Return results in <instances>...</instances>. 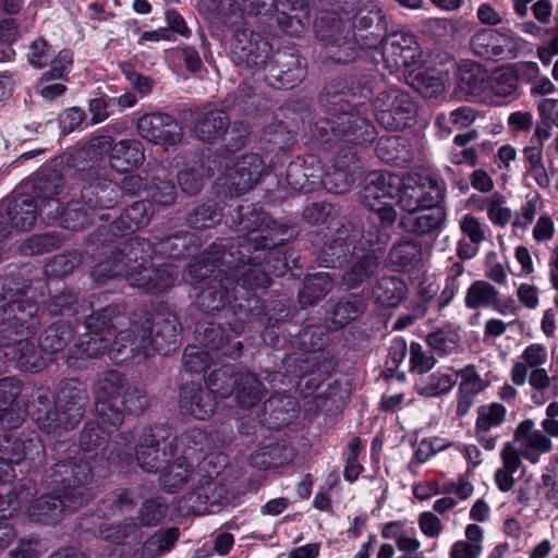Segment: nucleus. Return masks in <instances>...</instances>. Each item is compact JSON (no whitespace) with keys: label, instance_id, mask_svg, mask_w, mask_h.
Wrapping results in <instances>:
<instances>
[{"label":"nucleus","instance_id":"obj_1","mask_svg":"<svg viewBox=\"0 0 558 558\" xmlns=\"http://www.w3.org/2000/svg\"><path fill=\"white\" fill-rule=\"evenodd\" d=\"M266 264L260 267L255 264L236 265L232 274L220 269L226 260V253L220 250V245H213L210 250L205 251L195 262L191 263L183 275V279L191 286L198 287L206 279L214 277L219 279L221 290L218 292L216 286H210L203 290L197 296L198 303L208 312L219 311L226 305L248 296L250 292L257 288H268L270 286L269 274L282 276L287 271V264L280 257L277 248L264 254Z\"/></svg>","mask_w":558,"mask_h":558},{"label":"nucleus","instance_id":"obj_2","mask_svg":"<svg viewBox=\"0 0 558 558\" xmlns=\"http://www.w3.org/2000/svg\"><path fill=\"white\" fill-rule=\"evenodd\" d=\"M46 283L36 281V287L24 286L13 291H4L0 281V347H4V357L15 363L23 372H37L45 366L41 349L29 340L38 327V302L36 290H43Z\"/></svg>","mask_w":558,"mask_h":558},{"label":"nucleus","instance_id":"obj_3","mask_svg":"<svg viewBox=\"0 0 558 558\" xmlns=\"http://www.w3.org/2000/svg\"><path fill=\"white\" fill-rule=\"evenodd\" d=\"M366 98L368 93L357 95L342 81L326 86L320 96L326 116L311 129L312 137L322 146L338 141L359 145L371 143L375 137V129L362 117V106Z\"/></svg>","mask_w":558,"mask_h":558},{"label":"nucleus","instance_id":"obj_4","mask_svg":"<svg viewBox=\"0 0 558 558\" xmlns=\"http://www.w3.org/2000/svg\"><path fill=\"white\" fill-rule=\"evenodd\" d=\"M94 474L86 463L58 461L47 473V484L54 495H43L27 508L28 517L36 522L53 524L68 510L86 504L93 496Z\"/></svg>","mask_w":558,"mask_h":558},{"label":"nucleus","instance_id":"obj_5","mask_svg":"<svg viewBox=\"0 0 558 558\" xmlns=\"http://www.w3.org/2000/svg\"><path fill=\"white\" fill-rule=\"evenodd\" d=\"M87 401V391L76 379L60 381L53 393L40 387L33 397L32 418L43 433L60 437L81 422Z\"/></svg>","mask_w":558,"mask_h":558},{"label":"nucleus","instance_id":"obj_6","mask_svg":"<svg viewBox=\"0 0 558 558\" xmlns=\"http://www.w3.org/2000/svg\"><path fill=\"white\" fill-rule=\"evenodd\" d=\"M206 437L198 429H191L180 436L178 453L172 462H166L167 465L162 470L159 481L162 489L169 494L180 490L189 495L207 497L206 490L219 473L216 463L219 462L218 456L205 457L196 468H194V456L203 450Z\"/></svg>","mask_w":558,"mask_h":558},{"label":"nucleus","instance_id":"obj_7","mask_svg":"<svg viewBox=\"0 0 558 558\" xmlns=\"http://www.w3.org/2000/svg\"><path fill=\"white\" fill-rule=\"evenodd\" d=\"M153 325L154 323L146 316L141 324L134 323L131 328L121 330L110 350V360L120 364L138 354L145 357L155 352L167 354L170 351L169 345L179 341L178 318L173 314H168L167 317L157 320L155 337H153Z\"/></svg>","mask_w":558,"mask_h":558},{"label":"nucleus","instance_id":"obj_8","mask_svg":"<svg viewBox=\"0 0 558 558\" xmlns=\"http://www.w3.org/2000/svg\"><path fill=\"white\" fill-rule=\"evenodd\" d=\"M401 185V177L389 171H373L365 178L361 198L369 214L363 227H366V240L371 244L389 240L397 213L386 199L398 197Z\"/></svg>","mask_w":558,"mask_h":558},{"label":"nucleus","instance_id":"obj_9","mask_svg":"<svg viewBox=\"0 0 558 558\" xmlns=\"http://www.w3.org/2000/svg\"><path fill=\"white\" fill-rule=\"evenodd\" d=\"M369 13L357 12L352 24L343 22L335 16H322L315 21L314 29L318 40L324 43L325 56L337 63H347L354 60L360 50L369 45L362 36L351 29L362 31L373 25Z\"/></svg>","mask_w":558,"mask_h":558},{"label":"nucleus","instance_id":"obj_10","mask_svg":"<svg viewBox=\"0 0 558 558\" xmlns=\"http://www.w3.org/2000/svg\"><path fill=\"white\" fill-rule=\"evenodd\" d=\"M122 319L120 308L116 305L107 306L97 313L88 315L84 325L86 332L81 335L78 341L74 344L76 357L96 359L106 351L110 356L112 345L109 348L108 344L113 337L117 326L122 325ZM117 336H114L113 340H116Z\"/></svg>","mask_w":558,"mask_h":558},{"label":"nucleus","instance_id":"obj_11","mask_svg":"<svg viewBox=\"0 0 558 558\" xmlns=\"http://www.w3.org/2000/svg\"><path fill=\"white\" fill-rule=\"evenodd\" d=\"M151 254L153 246L149 241L138 236L130 238L94 267L93 277L100 282L120 277L132 267L148 265Z\"/></svg>","mask_w":558,"mask_h":558},{"label":"nucleus","instance_id":"obj_12","mask_svg":"<svg viewBox=\"0 0 558 558\" xmlns=\"http://www.w3.org/2000/svg\"><path fill=\"white\" fill-rule=\"evenodd\" d=\"M180 437H172V428L158 424L145 428L136 448V461L146 472H157L178 453Z\"/></svg>","mask_w":558,"mask_h":558},{"label":"nucleus","instance_id":"obj_13","mask_svg":"<svg viewBox=\"0 0 558 558\" xmlns=\"http://www.w3.org/2000/svg\"><path fill=\"white\" fill-rule=\"evenodd\" d=\"M218 187L230 196L250 191L265 171L264 162L257 154H247L233 160L225 157L219 160Z\"/></svg>","mask_w":558,"mask_h":558},{"label":"nucleus","instance_id":"obj_14","mask_svg":"<svg viewBox=\"0 0 558 558\" xmlns=\"http://www.w3.org/2000/svg\"><path fill=\"white\" fill-rule=\"evenodd\" d=\"M250 14L268 15L275 13L276 22L282 32L299 36L310 24V9L305 0H242Z\"/></svg>","mask_w":558,"mask_h":558},{"label":"nucleus","instance_id":"obj_15","mask_svg":"<svg viewBox=\"0 0 558 558\" xmlns=\"http://www.w3.org/2000/svg\"><path fill=\"white\" fill-rule=\"evenodd\" d=\"M402 185L398 194V203L404 211L441 204L446 195L444 180L421 173H408L401 177Z\"/></svg>","mask_w":558,"mask_h":558},{"label":"nucleus","instance_id":"obj_16","mask_svg":"<svg viewBox=\"0 0 558 558\" xmlns=\"http://www.w3.org/2000/svg\"><path fill=\"white\" fill-rule=\"evenodd\" d=\"M129 384L123 375L116 369L99 375L95 386V407L97 417L104 423L119 427L123 422V413L117 405L122 400Z\"/></svg>","mask_w":558,"mask_h":558},{"label":"nucleus","instance_id":"obj_17","mask_svg":"<svg viewBox=\"0 0 558 558\" xmlns=\"http://www.w3.org/2000/svg\"><path fill=\"white\" fill-rule=\"evenodd\" d=\"M108 150L110 166L121 173L140 167L145 160L144 146L140 141L121 140L112 144V138L108 135L92 138L84 154L96 160Z\"/></svg>","mask_w":558,"mask_h":558},{"label":"nucleus","instance_id":"obj_18","mask_svg":"<svg viewBox=\"0 0 558 558\" xmlns=\"http://www.w3.org/2000/svg\"><path fill=\"white\" fill-rule=\"evenodd\" d=\"M524 46V40L509 28H481L470 40L471 50L486 60L515 59Z\"/></svg>","mask_w":558,"mask_h":558},{"label":"nucleus","instance_id":"obj_19","mask_svg":"<svg viewBox=\"0 0 558 558\" xmlns=\"http://www.w3.org/2000/svg\"><path fill=\"white\" fill-rule=\"evenodd\" d=\"M271 57V45L259 33L242 28L233 35L231 58L242 70L253 72L266 70Z\"/></svg>","mask_w":558,"mask_h":558},{"label":"nucleus","instance_id":"obj_20","mask_svg":"<svg viewBox=\"0 0 558 558\" xmlns=\"http://www.w3.org/2000/svg\"><path fill=\"white\" fill-rule=\"evenodd\" d=\"M374 107L377 122L390 131L410 125L417 112V106L411 96L398 88L380 93Z\"/></svg>","mask_w":558,"mask_h":558},{"label":"nucleus","instance_id":"obj_21","mask_svg":"<svg viewBox=\"0 0 558 558\" xmlns=\"http://www.w3.org/2000/svg\"><path fill=\"white\" fill-rule=\"evenodd\" d=\"M366 227L362 228V234L351 251V257L347 263L350 267L342 276V282L348 289L357 288L364 281L373 277L378 267L381 245L387 242L369 243L366 240Z\"/></svg>","mask_w":558,"mask_h":558},{"label":"nucleus","instance_id":"obj_22","mask_svg":"<svg viewBox=\"0 0 558 558\" xmlns=\"http://www.w3.org/2000/svg\"><path fill=\"white\" fill-rule=\"evenodd\" d=\"M61 179L54 175L51 180H39L34 190L36 197L40 199V213L47 217L48 220H54L62 216L63 222L66 228L78 229L87 223V213L82 214V208L78 207L77 201L70 202L66 208H63L59 199L52 197L59 193L61 186Z\"/></svg>","mask_w":558,"mask_h":558},{"label":"nucleus","instance_id":"obj_23","mask_svg":"<svg viewBox=\"0 0 558 558\" xmlns=\"http://www.w3.org/2000/svg\"><path fill=\"white\" fill-rule=\"evenodd\" d=\"M11 430L0 436V458L14 464L24 460L40 462L45 458V446L35 430Z\"/></svg>","mask_w":558,"mask_h":558},{"label":"nucleus","instance_id":"obj_24","mask_svg":"<svg viewBox=\"0 0 558 558\" xmlns=\"http://www.w3.org/2000/svg\"><path fill=\"white\" fill-rule=\"evenodd\" d=\"M111 428L114 427L109 424H104L99 418L96 423H86L81 433L78 447L71 451L74 456L69 454L61 461L70 463H86L90 468V473L93 474L92 460H95L100 454H105V451L108 449L106 439L109 436Z\"/></svg>","mask_w":558,"mask_h":558},{"label":"nucleus","instance_id":"obj_25","mask_svg":"<svg viewBox=\"0 0 558 558\" xmlns=\"http://www.w3.org/2000/svg\"><path fill=\"white\" fill-rule=\"evenodd\" d=\"M121 187L111 180L97 178L93 182L84 185L81 191V199L78 207L82 214L87 213V223L94 220L97 209L113 208L121 197Z\"/></svg>","mask_w":558,"mask_h":558},{"label":"nucleus","instance_id":"obj_26","mask_svg":"<svg viewBox=\"0 0 558 558\" xmlns=\"http://www.w3.org/2000/svg\"><path fill=\"white\" fill-rule=\"evenodd\" d=\"M383 58L391 72L415 65L421 58L415 36L412 33L391 34L384 40Z\"/></svg>","mask_w":558,"mask_h":558},{"label":"nucleus","instance_id":"obj_27","mask_svg":"<svg viewBox=\"0 0 558 558\" xmlns=\"http://www.w3.org/2000/svg\"><path fill=\"white\" fill-rule=\"evenodd\" d=\"M137 131L143 138L165 147L178 144L182 137L179 123L168 113L142 116L137 121Z\"/></svg>","mask_w":558,"mask_h":558},{"label":"nucleus","instance_id":"obj_28","mask_svg":"<svg viewBox=\"0 0 558 558\" xmlns=\"http://www.w3.org/2000/svg\"><path fill=\"white\" fill-rule=\"evenodd\" d=\"M121 276L130 287L153 294L168 290L174 282V276L167 267L154 268L150 263L138 268L132 267Z\"/></svg>","mask_w":558,"mask_h":558},{"label":"nucleus","instance_id":"obj_29","mask_svg":"<svg viewBox=\"0 0 558 558\" xmlns=\"http://www.w3.org/2000/svg\"><path fill=\"white\" fill-rule=\"evenodd\" d=\"M355 238L345 227L337 229L317 255L319 265L327 268L341 267L351 257V251L357 242Z\"/></svg>","mask_w":558,"mask_h":558},{"label":"nucleus","instance_id":"obj_30","mask_svg":"<svg viewBox=\"0 0 558 558\" xmlns=\"http://www.w3.org/2000/svg\"><path fill=\"white\" fill-rule=\"evenodd\" d=\"M342 157H338L337 162L322 177L324 187L333 194H342L348 192L355 181V174L360 167L355 157V153L349 151Z\"/></svg>","mask_w":558,"mask_h":558},{"label":"nucleus","instance_id":"obj_31","mask_svg":"<svg viewBox=\"0 0 558 558\" xmlns=\"http://www.w3.org/2000/svg\"><path fill=\"white\" fill-rule=\"evenodd\" d=\"M216 408L215 397L197 384H186L181 388L180 410L182 414L192 415L197 420L211 416Z\"/></svg>","mask_w":558,"mask_h":558},{"label":"nucleus","instance_id":"obj_32","mask_svg":"<svg viewBox=\"0 0 558 558\" xmlns=\"http://www.w3.org/2000/svg\"><path fill=\"white\" fill-rule=\"evenodd\" d=\"M407 213L408 214L402 217L401 225L408 232L420 235L438 230L446 220V210L441 204L417 208L415 211Z\"/></svg>","mask_w":558,"mask_h":558},{"label":"nucleus","instance_id":"obj_33","mask_svg":"<svg viewBox=\"0 0 558 558\" xmlns=\"http://www.w3.org/2000/svg\"><path fill=\"white\" fill-rule=\"evenodd\" d=\"M151 216L153 206L149 201L135 202L113 221L110 232L114 235L134 232L148 225Z\"/></svg>","mask_w":558,"mask_h":558},{"label":"nucleus","instance_id":"obj_34","mask_svg":"<svg viewBox=\"0 0 558 558\" xmlns=\"http://www.w3.org/2000/svg\"><path fill=\"white\" fill-rule=\"evenodd\" d=\"M501 466L494 473V481L498 489L508 493L515 485L514 474L523 466L520 449L511 441L504 444L500 451Z\"/></svg>","mask_w":558,"mask_h":558},{"label":"nucleus","instance_id":"obj_35","mask_svg":"<svg viewBox=\"0 0 558 558\" xmlns=\"http://www.w3.org/2000/svg\"><path fill=\"white\" fill-rule=\"evenodd\" d=\"M196 10L208 23L217 27L232 24L240 15L236 0H197Z\"/></svg>","mask_w":558,"mask_h":558},{"label":"nucleus","instance_id":"obj_36","mask_svg":"<svg viewBox=\"0 0 558 558\" xmlns=\"http://www.w3.org/2000/svg\"><path fill=\"white\" fill-rule=\"evenodd\" d=\"M20 391L21 387L15 378L0 379V427L3 429L19 427L23 421L21 413L12 408Z\"/></svg>","mask_w":558,"mask_h":558},{"label":"nucleus","instance_id":"obj_37","mask_svg":"<svg viewBox=\"0 0 558 558\" xmlns=\"http://www.w3.org/2000/svg\"><path fill=\"white\" fill-rule=\"evenodd\" d=\"M229 124V117L223 110L206 107L199 114L195 133L204 142H214L226 133Z\"/></svg>","mask_w":558,"mask_h":558},{"label":"nucleus","instance_id":"obj_38","mask_svg":"<svg viewBox=\"0 0 558 558\" xmlns=\"http://www.w3.org/2000/svg\"><path fill=\"white\" fill-rule=\"evenodd\" d=\"M464 274V265L461 262L453 263L446 272L445 283L441 292L435 296V293H425L422 295L437 312H441L454 299L461 288V277Z\"/></svg>","mask_w":558,"mask_h":558},{"label":"nucleus","instance_id":"obj_39","mask_svg":"<svg viewBox=\"0 0 558 558\" xmlns=\"http://www.w3.org/2000/svg\"><path fill=\"white\" fill-rule=\"evenodd\" d=\"M388 260L395 270H409L422 262V244L414 239H402L391 247Z\"/></svg>","mask_w":558,"mask_h":558},{"label":"nucleus","instance_id":"obj_40","mask_svg":"<svg viewBox=\"0 0 558 558\" xmlns=\"http://www.w3.org/2000/svg\"><path fill=\"white\" fill-rule=\"evenodd\" d=\"M233 395L240 407L252 408L265 397L266 389L255 374L238 372Z\"/></svg>","mask_w":558,"mask_h":558},{"label":"nucleus","instance_id":"obj_41","mask_svg":"<svg viewBox=\"0 0 558 558\" xmlns=\"http://www.w3.org/2000/svg\"><path fill=\"white\" fill-rule=\"evenodd\" d=\"M523 449H534L537 452H549L553 448L551 440L538 428L531 418H525L518 424L513 433V441Z\"/></svg>","mask_w":558,"mask_h":558},{"label":"nucleus","instance_id":"obj_42","mask_svg":"<svg viewBox=\"0 0 558 558\" xmlns=\"http://www.w3.org/2000/svg\"><path fill=\"white\" fill-rule=\"evenodd\" d=\"M522 361L515 362L511 368V380L523 386L527 380V371L541 368L547 362V350L542 344H531L522 353Z\"/></svg>","mask_w":558,"mask_h":558},{"label":"nucleus","instance_id":"obj_43","mask_svg":"<svg viewBox=\"0 0 558 558\" xmlns=\"http://www.w3.org/2000/svg\"><path fill=\"white\" fill-rule=\"evenodd\" d=\"M269 218L266 213L260 209H252L246 214V217L241 220L242 230L247 232V241L253 244L254 250H266L274 243L268 241V235L265 234L264 227H268Z\"/></svg>","mask_w":558,"mask_h":558},{"label":"nucleus","instance_id":"obj_44","mask_svg":"<svg viewBox=\"0 0 558 558\" xmlns=\"http://www.w3.org/2000/svg\"><path fill=\"white\" fill-rule=\"evenodd\" d=\"M37 203L31 196H21L10 203L8 216L13 228L17 230L31 229L37 218Z\"/></svg>","mask_w":558,"mask_h":558},{"label":"nucleus","instance_id":"obj_45","mask_svg":"<svg viewBox=\"0 0 558 558\" xmlns=\"http://www.w3.org/2000/svg\"><path fill=\"white\" fill-rule=\"evenodd\" d=\"M458 381V376L450 373L437 371L425 377L420 378L415 385L418 395L434 398L448 393Z\"/></svg>","mask_w":558,"mask_h":558},{"label":"nucleus","instance_id":"obj_46","mask_svg":"<svg viewBox=\"0 0 558 558\" xmlns=\"http://www.w3.org/2000/svg\"><path fill=\"white\" fill-rule=\"evenodd\" d=\"M73 337V328L68 322L51 324L39 339L41 351L52 354L62 351Z\"/></svg>","mask_w":558,"mask_h":558},{"label":"nucleus","instance_id":"obj_47","mask_svg":"<svg viewBox=\"0 0 558 558\" xmlns=\"http://www.w3.org/2000/svg\"><path fill=\"white\" fill-rule=\"evenodd\" d=\"M373 294L383 306L393 307L404 299L407 286L395 276L383 277L375 286Z\"/></svg>","mask_w":558,"mask_h":558},{"label":"nucleus","instance_id":"obj_48","mask_svg":"<svg viewBox=\"0 0 558 558\" xmlns=\"http://www.w3.org/2000/svg\"><path fill=\"white\" fill-rule=\"evenodd\" d=\"M238 381V373H234L232 365L226 364L214 369L206 376L208 391L215 397L227 398L233 395Z\"/></svg>","mask_w":558,"mask_h":558},{"label":"nucleus","instance_id":"obj_49","mask_svg":"<svg viewBox=\"0 0 558 558\" xmlns=\"http://www.w3.org/2000/svg\"><path fill=\"white\" fill-rule=\"evenodd\" d=\"M333 287L329 274L318 272L306 278L304 288L299 294L300 303L304 306L313 305L323 299Z\"/></svg>","mask_w":558,"mask_h":558},{"label":"nucleus","instance_id":"obj_50","mask_svg":"<svg viewBox=\"0 0 558 558\" xmlns=\"http://www.w3.org/2000/svg\"><path fill=\"white\" fill-rule=\"evenodd\" d=\"M498 290L486 280L474 281L466 290L464 305L469 310L492 307Z\"/></svg>","mask_w":558,"mask_h":558},{"label":"nucleus","instance_id":"obj_51","mask_svg":"<svg viewBox=\"0 0 558 558\" xmlns=\"http://www.w3.org/2000/svg\"><path fill=\"white\" fill-rule=\"evenodd\" d=\"M376 155L387 163H400L409 160L405 140L397 135L381 137L376 145Z\"/></svg>","mask_w":558,"mask_h":558},{"label":"nucleus","instance_id":"obj_52","mask_svg":"<svg viewBox=\"0 0 558 558\" xmlns=\"http://www.w3.org/2000/svg\"><path fill=\"white\" fill-rule=\"evenodd\" d=\"M364 308L365 304L362 298L359 294H350L333 306L330 317L331 324L335 328H341L363 313Z\"/></svg>","mask_w":558,"mask_h":558},{"label":"nucleus","instance_id":"obj_53","mask_svg":"<svg viewBox=\"0 0 558 558\" xmlns=\"http://www.w3.org/2000/svg\"><path fill=\"white\" fill-rule=\"evenodd\" d=\"M507 409L499 402L483 404L477 409L475 422L476 433H487L492 428L499 427L506 421Z\"/></svg>","mask_w":558,"mask_h":558},{"label":"nucleus","instance_id":"obj_54","mask_svg":"<svg viewBox=\"0 0 558 558\" xmlns=\"http://www.w3.org/2000/svg\"><path fill=\"white\" fill-rule=\"evenodd\" d=\"M208 175V171L205 172L204 163L193 160L192 165L179 171L178 183L184 194L195 195L202 190L204 179Z\"/></svg>","mask_w":558,"mask_h":558},{"label":"nucleus","instance_id":"obj_55","mask_svg":"<svg viewBox=\"0 0 558 558\" xmlns=\"http://www.w3.org/2000/svg\"><path fill=\"white\" fill-rule=\"evenodd\" d=\"M492 92L500 97H518V75L509 66H501L493 72L490 77Z\"/></svg>","mask_w":558,"mask_h":558},{"label":"nucleus","instance_id":"obj_56","mask_svg":"<svg viewBox=\"0 0 558 558\" xmlns=\"http://www.w3.org/2000/svg\"><path fill=\"white\" fill-rule=\"evenodd\" d=\"M195 332L197 333V339L201 343L199 347L211 352L216 357L218 356L217 352L223 349V347L229 342V339L225 336V331L220 325L209 323L205 328H203V326H197Z\"/></svg>","mask_w":558,"mask_h":558},{"label":"nucleus","instance_id":"obj_57","mask_svg":"<svg viewBox=\"0 0 558 558\" xmlns=\"http://www.w3.org/2000/svg\"><path fill=\"white\" fill-rule=\"evenodd\" d=\"M480 209L486 210L490 222L498 227H505L512 218V211L505 206V197L498 193L482 199Z\"/></svg>","mask_w":558,"mask_h":558},{"label":"nucleus","instance_id":"obj_58","mask_svg":"<svg viewBox=\"0 0 558 558\" xmlns=\"http://www.w3.org/2000/svg\"><path fill=\"white\" fill-rule=\"evenodd\" d=\"M486 71L475 62H465L459 66L460 85L469 93H478L486 80Z\"/></svg>","mask_w":558,"mask_h":558},{"label":"nucleus","instance_id":"obj_59","mask_svg":"<svg viewBox=\"0 0 558 558\" xmlns=\"http://www.w3.org/2000/svg\"><path fill=\"white\" fill-rule=\"evenodd\" d=\"M221 210L215 203H206L189 214L186 222L194 229L211 228L220 221Z\"/></svg>","mask_w":558,"mask_h":558},{"label":"nucleus","instance_id":"obj_60","mask_svg":"<svg viewBox=\"0 0 558 558\" xmlns=\"http://www.w3.org/2000/svg\"><path fill=\"white\" fill-rule=\"evenodd\" d=\"M35 493L34 483L23 481L17 487L8 494L7 508H0V520H7L20 508L21 504L28 500ZM2 492H0V496Z\"/></svg>","mask_w":558,"mask_h":558},{"label":"nucleus","instance_id":"obj_61","mask_svg":"<svg viewBox=\"0 0 558 558\" xmlns=\"http://www.w3.org/2000/svg\"><path fill=\"white\" fill-rule=\"evenodd\" d=\"M458 378H461L458 391L469 396H476L486 388L485 381L482 379L473 364L453 372Z\"/></svg>","mask_w":558,"mask_h":558},{"label":"nucleus","instance_id":"obj_62","mask_svg":"<svg viewBox=\"0 0 558 558\" xmlns=\"http://www.w3.org/2000/svg\"><path fill=\"white\" fill-rule=\"evenodd\" d=\"M81 263L77 253L71 252L52 257L45 266V274L49 277H64L73 271Z\"/></svg>","mask_w":558,"mask_h":558},{"label":"nucleus","instance_id":"obj_63","mask_svg":"<svg viewBox=\"0 0 558 558\" xmlns=\"http://www.w3.org/2000/svg\"><path fill=\"white\" fill-rule=\"evenodd\" d=\"M216 356L199 345L186 347L183 363L190 372H203L210 366Z\"/></svg>","mask_w":558,"mask_h":558},{"label":"nucleus","instance_id":"obj_64","mask_svg":"<svg viewBox=\"0 0 558 558\" xmlns=\"http://www.w3.org/2000/svg\"><path fill=\"white\" fill-rule=\"evenodd\" d=\"M53 53L51 45L45 38L39 37L29 44L26 57L31 65L43 69L49 63Z\"/></svg>","mask_w":558,"mask_h":558}]
</instances>
